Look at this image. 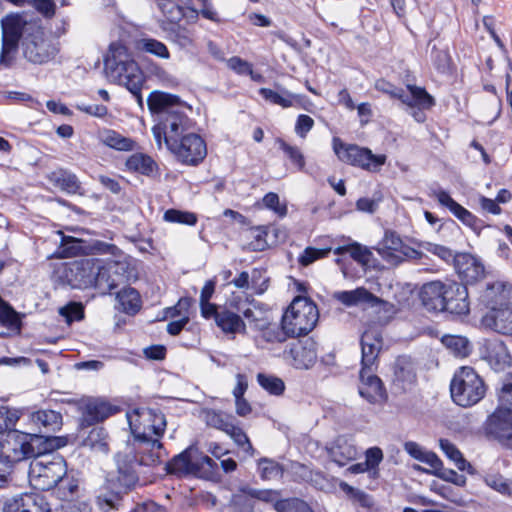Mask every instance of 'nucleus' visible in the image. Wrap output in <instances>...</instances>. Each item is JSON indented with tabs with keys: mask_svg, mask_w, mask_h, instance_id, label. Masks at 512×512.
<instances>
[{
	"mask_svg": "<svg viewBox=\"0 0 512 512\" xmlns=\"http://www.w3.org/2000/svg\"><path fill=\"white\" fill-rule=\"evenodd\" d=\"M257 380L262 388L274 395L282 394L285 389L284 382L276 376L260 373L257 376Z\"/></svg>",
	"mask_w": 512,
	"mask_h": 512,
	"instance_id": "864d4df0",
	"label": "nucleus"
},
{
	"mask_svg": "<svg viewBox=\"0 0 512 512\" xmlns=\"http://www.w3.org/2000/svg\"><path fill=\"white\" fill-rule=\"evenodd\" d=\"M349 253L355 261L362 265H368L372 257V252L358 243L349 246Z\"/></svg>",
	"mask_w": 512,
	"mask_h": 512,
	"instance_id": "69168bd1",
	"label": "nucleus"
},
{
	"mask_svg": "<svg viewBox=\"0 0 512 512\" xmlns=\"http://www.w3.org/2000/svg\"><path fill=\"white\" fill-rule=\"evenodd\" d=\"M114 273L111 272V267L108 261L102 264L101 261L97 260L96 276L94 288L102 294H107L111 290L118 287L116 280H114Z\"/></svg>",
	"mask_w": 512,
	"mask_h": 512,
	"instance_id": "c9c22d12",
	"label": "nucleus"
},
{
	"mask_svg": "<svg viewBox=\"0 0 512 512\" xmlns=\"http://www.w3.org/2000/svg\"><path fill=\"white\" fill-rule=\"evenodd\" d=\"M106 251L116 257V260L108 261L111 267V272L114 273V280H116L118 286L124 284L133 278L134 269L130 265L127 257L118 249L115 245H106Z\"/></svg>",
	"mask_w": 512,
	"mask_h": 512,
	"instance_id": "a878e982",
	"label": "nucleus"
},
{
	"mask_svg": "<svg viewBox=\"0 0 512 512\" xmlns=\"http://www.w3.org/2000/svg\"><path fill=\"white\" fill-rule=\"evenodd\" d=\"M168 150L183 160H204L207 154L205 141L196 134L183 136L175 143V147H170Z\"/></svg>",
	"mask_w": 512,
	"mask_h": 512,
	"instance_id": "f3484780",
	"label": "nucleus"
},
{
	"mask_svg": "<svg viewBox=\"0 0 512 512\" xmlns=\"http://www.w3.org/2000/svg\"><path fill=\"white\" fill-rule=\"evenodd\" d=\"M31 421L46 432H55L62 426V415L54 410H39L31 415Z\"/></svg>",
	"mask_w": 512,
	"mask_h": 512,
	"instance_id": "f704fd0d",
	"label": "nucleus"
},
{
	"mask_svg": "<svg viewBox=\"0 0 512 512\" xmlns=\"http://www.w3.org/2000/svg\"><path fill=\"white\" fill-rule=\"evenodd\" d=\"M102 142L118 151H136L138 149L137 143L129 138L121 135L114 130L106 131L102 136Z\"/></svg>",
	"mask_w": 512,
	"mask_h": 512,
	"instance_id": "ea45409f",
	"label": "nucleus"
},
{
	"mask_svg": "<svg viewBox=\"0 0 512 512\" xmlns=\"http://www.w3.org/2000/svg\"><path fill=\"white\" fill-rule=\"evenodd\" d=\"M331 251V248L317 249L314 247H307L299 256L298 262L302 266H309L316 260L326 257Z\"/></svg>",
	"mask_w": 512,
	"mask_h": 512,
	"instance_id": "6e6d98bb",
	"label": "nucleus"
},
{
	"mask_svg": "<svg viewBox=\"0 0 512 512\" xmlns=\"http://www.w3.org/2000/svg\"><path fill=\"white\" fill-rule=\"evenodd\" d=\"M107 438L108 435L104 428L94 427L84 439L83 444L92 450L107 453L109 450Z\"/></svg>",
	"mask_w": 512,
	"mask_h": 512,
	"instance_id": "37998d69",
	"label": "nucleus"
},
{
	"mask_svg": "<svg viewBox=\"0 0 512 512\" xmlns=\"http://www.w3.org/2000/svg\"><path fill=\"white\" fill-rule=\"evenodd\" d=\"M119 309L127 314H135L141 307V299L138 291L127 287L119 291L116 295Z\"/></svg>",
	"mask_w": 512,
	"mask_h": 512,
	"instance_id": "e433bc0d",
	"label": "nucleus"
},
{
	"mask_svg": "<svg viewBox=\"0 0 512 512\" xmlns=\"http://www.w3.org/2000/svg\"><path fill=\"white\" fill-rule=\"evenodd\" d=\"M445 302L444 310L458 315L468 314L470 308L467 287L456 282H447Z\"/></svg>",
	"mask_w": 512,
	"mask_h": 512,
	"instance_id": "412c9836",
	"label": "nucleus"
},
{
	"mask_svg": "<svg viewBox=\"0 0 512 512\" xmlns=\"http://www.w3.org/2000/svg\"><path fill=\"white\" fill-rule=\"evenodd\" d=\"M139 46L143 51L153 54L157 57L163 59H168L170 57V53L166 45L156 39L144 38L139 42Z\"/></svg>",
	"mask_w": 512,
	"mask_h": 512,
	"instance_id": "603ef678",
	"label": "nucleus"
},
{
	"mask_svg": "<svg viewBox=\"0 0 512 512\" xmlns=\"http://www.w3.org/2000/svg\"><path fill=\"white\" fill-rule=\"evenodd\" d=\"M66 474V462L61 456L40 450L30 463L28 477L34 488L45 491L56 487Z\"/></svg>",
	"mask_w": 512,
	"mask_h": 512,
	"instance_id": "20e7f679",
	"label": "nucleus"
},
{
	"mask_svg": "<svg viewBox=\"0 0 512 512\" xmlns=\"http://www.w3.org/2000/svg\"><path fill=\"white\" fill-rule=\"evenodd\" d=\"M5 512H51V508L44 497L37 494H25L7 504Z\"/></svg>",
	"mask_w": 512,
	"mask_h": 512,
	"instance_id": "bb28decb",
	"label": "nucleus"
},
{
	"mask_svg": "<svg viewBox=\"0 0 512 512\" xmlns=\"http://www.w3.org/2000/svg\"><path fill=\"white\" fill-rule=\"evenodd\" d=\"M250 237L252 240L250 241L249 248L253 251H263L268 247V242L266 240L267 232L263 228H256L251 230Z\"/></svg>",
	"mask_w": 512,
	"mask_h": 512,
	"instance_id": "680f3d73",
	"label": "nucleus"
},
{
	"mask_svg": "<svg viewBox=\"0 0 512 512\" xmlns=\"http://www.w3.org/2000/svg\"><path fill=\"white\" fill-rule=\"evenodd\" d=\"M259 469L261 472V476L264 479L270 480L280 477L282 475V470L280 466L276 462L268 459H262L259 462Z\"/></svg>",
	"mask_w": 512,
	"mask_h": 512,
	"instance_id": "e2e57ef3",
	"label": "nucleus"
},
{
	"mask_svg": "<svg viewBox=\"0 0 512 512\" xmlns=\"http://www.w3.org/2000/svg\"><path fill=\"white\" fill-rule=\"evenodd\" d=\"M393 384L403 391H407L412 388L416 383V367L410 357L400 356L398 357L393 366Z\"/></svg>",
	"mask_w": 512,
	"mask_h": 512,
	"instance_id": "aec40b11",
	"label": "nucleus"
},
{
	"mask_svg": "<svg viewBox=\"0 0 512 512\" xmlns=\"http://www.w3.org/2000/svg\"><path fill=\"white\" fill-rule=\"evenodd\" d=\"M226 434L229 435L238 446L242 447L245 452H253V447L246 433L240 427L232 424V426L230 427Z\"/></svg>",
	"mask_w": 512,
	"mask_h": 512,
	"instance_id": "052dcab7",
	"label": "nucleus"
},
{
	"mask_svg": "<svg viewBox=\"0 0 512 512\" xmlns=\"http://www.w3.org/2000/svg\"><path fill=\"white\" fill-rule=\"evenodd\" d=\"M97 259L74 261L65 270V278L72 288L84 289L95 285Z\"/></svg>",
	"mask_w": 512,
	"mask_h": 512,
	"instance_id": "f8f14e48",
	"label": "nucleus"
},
{
	"mask_svg": "<svg viewBox=\"0 0 512 512\" xmlns=\"http://www.w3.org/2000/svg\"><path fill=\"white\" fill-rule=\"evenodd\" d=\"M163 219L166 222L185 224L189 226H194L198 220L195 213L177 209H168L165 211Z\"/></svg>",
	"mask_w": 512,
	"mask_h": 512,
	"instance_id": "de8ad7c7",
	"label": "nucleus"
},
{
	"mask_svg": "<svg viewBox=\"0 0 512 512\" xmlns=\"http://www.w3.org/2000/svg\"><path fill=\"white\" fill-rule=\"evenodd\" d=\"M184 110L185 105L172 111L170 115L161 118L159 123L152 128L154 139L159 148L162 147V140L167 149L175 147V143L181 140L183 133L189 129V118Z\"/></svg>",
	"mask_w": 512,
	"mask_h": 512,
	"instance_id": "6e6552de",
	"label": "nucleus"
},
{
	"mask_svg": "<svg viewBox=\"0 0 512 512\" xmlns=\"http://www.w3.org/2000/svg\"><path fill=\"white\" fill-rule=\"evenodd\" d=\"M0 322L8 327H18L19 318L17 313L0 298Z\"/></svg>",
	"mask_w": 512,
	"mask_h": 512,
	"instance_id": "bf43d9fd",
	"label": "nucleus"
},
{
	"mask_svg": "<svg viewBox=\"0 0 512 512\" xmlns=\"http://www.w3.org/2000/svg\"><path fill=\"white\" fill-rule=\"evenodd\" d=\"M328 453L331 460L339 466H345L358 455L356 446L344 436L336 438Z\"/></svg>",
	"mask_w": 512,
	"mask_h": 512,
	"instance_id": "c756f323",
	"label": "nucleus"
},
{
	"mask_svg": "<svg viewBox=\"0 0 512 512\" xmlns=\"http://www.w3.org/2000/svg\"><path fill=\"white\" fill-rule=\"evenodd\" d=\"M217 326L225 333H238L245 330L241 317L231 311L222 310L215 320Z\"/></svg>",
	"mask_w": 512,
	"mask_h": 512,
	"instance_id": "a19ab883",
	"label": "nucleus"
},
{
	"mask_svg": "<svg viewBox=\"0 0 512 512\" xmlns=\"http://www.w3.org/2000/svg\"><path fill=\"white\" fill-rule=\"evenodd\" d=\"M453 401L462 407L478 403L485 395L486 387L480 376L471 367H461L450 385Z\"/></svg>",
	"mask_w": 512,
	"mask_h": 512,
	"instance_id": "423d86ee",
	"label": "nucleus"
},
{
	"mask_svg": "<svg viewBox=\"0 0 512 512\" xmlns=\"http://www.w3.org/2000/svg\"><path fill=\"white\" fill-rule=\"evenodd\" d=\"M125 166L129 171L147 176L157 173L158 170L156 162H125Z\"/></svg>",
	"mask_w": 512,
	"mask_h": 512,
	"instance_id": "338daca9",
	"label": "nucleus"
},
{
	"mask_svg": "<svg viewBox=\"0 0 512 512\" xmlns=\"http://www.w3.org/2000/svg\"><path fill=\"white\" fill-rule=\"evenodd\" d=\"M375 87L390 97L401 100L403 104L411 108H431L434 105L433 97L422 87L407 85L409 93H406L403 89L397 88L385 80H378Z\"/></svg>",
	"mask_w": 512,
	"mask_h": 512,
	"instance_id": "9d476101",
	"label": "nucleus"
},
{
	"mask_svg": "<svg viewBox=\"0 0 512 512\" xmlns=\"http://www.w3.org/2000/svg\"><path fill=\"white\" fill-rule=\"evenodd\" d=\"M2 26V50L0 62L6 61L12 52H15L22 33L27 27L19 15H7L1 21Z\"/></svg>",
	"mask_w": 512,
	"mask_h": 512,
	"instance_id": "ddd939ff",
	"label": "nucleus"
},
{
	"mask_svg": "<svg viewBox=\"0 0 512 512\" xmlns=\"http://www.w3.org/2000/svg\"><path fill=\"white\" fill-rule=\"evenodd\" d=\"M147 105L149 111L152 114L159 115L161 119L166 115H170L172 111L180 109L184 104L175 95L161 91H152L147 98Z\"/></svg>",
	"mask_w": 512,
	"mask_h": 512,
	"instance_id": "5701e85b",
	"label": "nucleus"
},
{
	"mask_svg": "<svg viewBox=\"0 0 512 512\" xmlns=\"http://www.w3.org/2000/svg\"><path fill=\"white\" fill-rule=\"evenodd\" d=\"M48 179L55 187L68 193L78 192L80 185L74 174L65 170L53 171L48 175Z\"/></svg>",
	"mask_w": 512,
	"mask_h": 512,
	"instance_id": "58836bf2",
	"label": "nucleus"
},
{
	"mask_svg": "<svg viewBox=\"0 0 512 512\" xmlns=\"http://www.w3.org/2000/svg\"><path fill=\"white\" fill-rule=\"evenodd\" d=\"M375 250L389 264L398 265L407 257H413L417 251L403 244L402 239L393 231H386Z\"/></svg>",
	"mask_w": 512,
	"mask_h": 512,
	"instance_id": "9b49d317",
	"label": "nucleus"
},
{
	"mask_svg": "<svg viewBox=\"0 0 512 512\" xmlns=\"http://www.w3.org/2000/svg\"><path fill=\"white\" fill-rule=\"evenodd\" d=\"M127 416L134 440L116 455L117 475L109 474L97 491L96 504L103 512L119 509L122 493L137 482L136 466L158 465L166 456L160 442L167 425L164 414L139 408Z\"/></svg>",
	"mask_w": 512,
	"mask_h": 512,
	"instance_id": "f257e3e1",
	"label": "nucleus"
},
{
	"mask_svg": "<svg viewBox=\"0 0 512 512\" xmlns=\"http://www.w3.org/2000/svg\"><path fill=\"white\" fill-rule=\"evenodd\" d=\"M290 352L293 357V365L297 369H308L314 365L317 359L316 351L312 346L296 344Z\"/></svg>",
	"mask_w": 512,
	"mask_h": 512,
	"instance_id": "4c0bfd02",
	"label": "nucleus"
},
{
	"mask_svg": "<svg viewBox=\"0 0 512 512\" xmlns=\"http://www.w3.org/2000/svg\"><path fill=\"white\" fill-rule=\"evenodd\" d=\"M433 196L440 205L448 208L450 212L458 218L464 225L471 228L475 233L479 234L485 227L482 220L474 216L470 211L457 203L446 191H433Z\"/></svg>",
	"mask_w": 512,
	"mask_h": 512,
	"instance_id": "2eb2a0df",
	"label": "nucleus"
},
{
	"mask_svg": "<svg viewBox=\"0 0 512 512\" xmlns=\"http://www.w3.org/2000/svg\"><path fill=\"white\" fill-rule=\"evenodd\" d=\"M382 347V337L376 330H366L361 337L362 368L372 369Z\"/></svg>",
	"mask_w": 512,
	"mask_h": 512,
	"instance_id": "b1692460",
	"label": "nucleus"
},
{
	"mask_svg": "<svg viewBox=\"0 0 512 512\" xmlns=\"http://www.w3.org/2000/svg\"><path fill=\"white\" fill-rule=\"evenodd\" d=\"M255 330L259 332V339L270 344L283 343L291 338L287 329L283 328L282 323L281 325L270 323L264 318H255Z\"/></svg>",
	"mask_w": 512,
	"mask_h": 512,
	"instance_id": "c85d7f7f",
	"label": "nucleus"
},
{
	"mask_svg": "<svg viewBox=\"0 0 512 512\" xmlns=\"http://www.w3.org/2000/svg\"><path fill=\"white\" fill-rule=\"evenodd\" d=\"M158 8L167 17V21H176L182 17V9L171 0H158Z\"/></svg>",
	"mask_w": 512,
	"mask_h": 512,
	"instance_id": "13d9d810",
	"label": "nucleus"
},
{
	"mask_svg": "<svg viewBox=\"0 0 512 512\" xmlns=\"http://www.w3.org/2000/svg\"><path fill=\"white\" fill-rule=\"evenodd\" d=\"M447 283L432 281L422 286L420 299L423 306L429 311H444Z\"/></svg>",
	"mask_w": 512,
	"mask_h": 512,
	"instance_id": "4be33fe9",
	"label": "nucleus"
},
{
	"mask_svg": "<svg viewBox=\"0 0 512 512\" xmlns=\"http://www.w3.org/2000/svg\"><path fill=\"white\" fill-rule=\"evenodd\" d=\"M266 502L274 501L276 499V492L271 490L254 491L251 489H241L233 494L231 498L232 512H254V505L256 500Z\"/></svg>",
	"mask_w": 512,
	"mask_h": 512,
	"instance_id": "a211bd4d",
	"label": "nucleus"
},
{
	"mask_svg": "<svg viewBox=\"0 0 512 512\" xmlns=\"http://www.w3.org/2000/svg\"><path fill=\"white\" fill-rule=\"evenodd\" d=\"M485 482L495 491L512 497V480H508L501 475H489L485 478Z\"/></svg>",
	"mask_w": 512,
	"mask_h": 512,
	"instance_id": "5fc2aeb1",
	"label": "nucleus"
},
{
	"mask_svg": "<svg viewBox=\"0 0 512 512\" xmlns=\"http://www.w3.org/2000/svg\"><path fill=\"white\" fill-rule=\"evenodd\" d=\"M334 298L345 306H357L359 304H369L375 306L380 302L379 298L369 292L364 287H358L350 291H338L334 293Z\"/></svg>",
	"mask_w": 512,
	"mask_h": 512,
	"instance_id": "7c9ffc66",
	"label": "nucleus"
},
{
	"mask_svg": "<svg viewBox=\"0 0 512 512\" xmlns=\"http://www.w3.org/2000/svg\"><path fill=\"white\" fill-rule=\"evenodd\" d=\"M105 72L108 78L125 86L135 97L137 104L143 108L144 101L141 88L144 76L138 64L131 58L125 45L113 42L104 59Z\"/></svg>",
	"mask_w": 512,
	"mask_h": 512,
	"instance_id": "f03ea898",
	"label": "nucleus"
},
{
	"mask_svg": "<svg viewBox=\"0 0 512 512\" xmlns=\"http://www.w3.org/2000/svg\"><path fill=\"white\" fill-rule=\"evenodd\" d=\"M442 343L449 349L455 356L465 357L469 353L468 340L462 336H444Z\"/></svg>",
	"mask_w": 512,
	"mask_h": 512,
	"instance_id": "49530a36",
	"label": "nucleus"
},
{
	"mask_svg": "<svg viewBox=\"0 0 512 512\" xmlns=\"http://www.w3.org/2000/svg\"><path fill=\"white\" fill-rule=\"evenodd\" d=\"M259 93L265 100L283 108L291 107L294 104V95L288 91L279 93L269 88H261Z\"/></svg>",
	"mask_w": 512,
	"mask_h": 512,
	"instance_id": "a18cd8bd",
	"label": "nucleus"
},
{
	"mask_svg": "<svg viewBox=\"0 0 512 512\" xmlns=\"http://www.w3.org/2000/svg\"><path fill=\"white\" fill-rule=\"evenodd\" d=\"M263 205L272 210L279 217H284L287 214V205L280 203L279 196L276 193L270 192L262 199Z\"/></svg>",
	"mask_w": 512,
	"mask_h": 512,
	"instance_id": "4d7b16f0",
	"label": "nucleus"
},
{
	"mask_svg": "<svg viewBox=\"0 0 512 512\" xmlns=\"http://www.w3.org/2000/svg\"><path fill=\"white\" fill-rule=\"evenodd\" d=\"M486 358L496 371L504 370L511 364L510 353L501 340H494L488 344Z\"/></svg>",
	"mask_w": 512,
	"mask_h": 512,
	"instance_id": "473e14b6",
	"label": "nucleus"
},
{
	"mask_svg": "<svg viewBox=\"0 0 512 512\" xmlns=\"http://www.w3.org/2000/svg\"><path fill=\"white\" fill-rule=\"evenodd\" d=\"M203 420L205 423L215 429L221 430L225 433L228 432L232 426V416L225 414L221 411L207 409L202 412Z\"/></svg>",
	"mask_w": 512,
	"mask_h": 512,
	"instance_id": "79ce46f5",
	"label": "nucleus"
},
{
	"mask_svg": "<svg viewBox=\"0 0 512 512\" xmlns=\"http://www.w3.org/2000/svg\"><path fill=\"white\" fill-rule=\"evenodd\" d=\"M196 465L195 448L189 447L166 463V471L177 475L195 473Z\"/></svg>",
	"mask_w": 512,
	"mask_h": 512,
	"instance_id": "2f4dec72",
	"label": "nucleus"
},
{
	"mask_svg": "<svg viewBox=\"0 0 512 512\" xmlns=\"http://www.w3.org/2000/svg\"><path fill=\"white\" fill-rule=\"evenodd\" d=\"M487 430L501 441L512 439V412L498 407L487 421Z\"/></svg>",
	"mask_w": 512,
	"mask_h": 512,
	"instance_id": "393cba45",
	"label": "nucleus"
},
{
	"mask_svg": "<svg viewBox=\"0 0 512 512\" xmlns=\"http://www.w3.org/2000/svg\"><path fill=\"white\" fill-rule=\"evenodd\" d=\"M495 294L490 311L482 318L485 327L503 335H512V286L501 283L492 285L487 296Z\"/></svg>",
	"mask_w": 512,
	"mask_h": 512,
	"instance_id": "7ed1b4c3",
	"label": "nucleus"
},
{
	"mask_svg": "<svg viewBox=\"0 0 512 512\" xmlns=\"http://www.w3.org/2000/svg\"><path fill=\"white\" fill-rule=\"evenodd\" d=\"M40 437L26 434L17 430L9 431L0 441V462L11 466L25 459L34 458L40 454Z\"/></svg>",
	"mask_w": 512,
	"mask_h": 512,
	"instance_id": "0eeeda50",
	"label": "nucleus"
},
{
	"mask_svg": "<svg viewBox=\"0 0 512 512\" xmlns=\"http://www.w3.org/2000/svg\"><path fill=\"white\" fill-rule=\"evenodd\" d=\"M454 267L460 278L467 283L476 282L484 277V265L469 253L456 254Z\"/></svg>",
	"mask_w": 512,
	"mask_h": 512,
	"instance_id": "6ab92c4d",
	"label": "nucleus"
},
{
	"mask_svg": "<svg viewBox=\"0 0 512 512\" xmlns=\"http://www.w3.org/2000/svg\"><path fill=\"white\" fill-rule=\"evenodd\" d=\"M439 445L441 450L456 464L458 469L465 470L467 465L470 466L452 442L447 439H440Z\"/></svg>",
	"mask_w": 512,
	"mask_h": 512,
	"instance_id": "8fccbe9b",
	"label": "nucleus"
},
{
	"mask_svg": "<svg viewBox=\"0 0 512 512\" xmlns=\"http://www.w3.org/2000/svg\"><path fill=\"white\" fill-rule=\"evenodd\" d=\"M78 404L81 411L80 425L82 427L101 422L116 412V409L108 402L97 398L82 399Z\"/></svg>",
	"mask_w": 512,
	"mask_h": 512,
	"instance_id": "4468645a",
	"label": "nucleus"
},
{
	"mask_svg": "<svg viewBox=\"0 0 512 512\" xmlns=\"http://www.w3.org/2000/svg\"><path fill=\"white\" fill-rule=\"evenodd\" d=\"M359 394L371 404H382L387 400V393L373 369L361 368Z\"/></svg>",
	"mask_w": 512,
	"mask_h": 512,
	"instance_id": "dca6fc26",
	"label": "nucleus"
},
{
	"mask_svg": "<svg viewBox=\"0 0 512 512\" xmlns=\"http://www.w3.org/2000/svg\"><path fill=\"white\" fill-rule=\"evenodd\" d=\"M333 149L339 159L347 160H385V156H376L368 148L355 144H345L339 138L333 139Z\"/></svg>",
	"mask_w": 512,
	"mask_h": 512,
	"instance_id": "cd10ccee",
	"label": "nucleus"
},
{
	"mask_svg": "<svg viewBox=\"0 0 512 512\" xmlns=\"http://www.w3.org/2000/svg\"><path fill=\"white\" fill-rule=\"evenodd\" d=\"M432 63L435 69L441 74L451 75L453 73V63L451 56L446 49H438L435 46L431 54Z\"/></svg>",
	"mask_w": 512,
	"mask_h": 512,
	"instance_id": "c03bdc74",
	"label": "nucleus"
},
{
	"mask_svg": "<svg viewBox=\"0 0 512 512\" xmlns=\"http://www.w3.org/2000/svg\"><path fill=\"white\" fill-rule=\"evenodd\" d=\"M274 508L277 512H313L305 501L298 498L276 501Z\"/></svg>",
	"mask_w": 512,
	"mask_h": 512,
	"instance_id": "09e8293b",
	"label": "nucleus"
},
{
	"mask_svg": "<svg viewBox=\"0 0 512 512\" xmlns=\"http://www.w3.org/2000/svg\"><path fill=\"white\" fill-rule=\"evenodd\" d=\"M22 51L24 57L34 64H44L56 53L51 42L45 38L43 29L35 25H29V28H26L22 39Z\"/></svg>",
	"mask_w": 512,
	"mask_h": 512,
	"instance_id": "1a4fd4ad",
	"label": "nucleus"
},
{
	"mask_svg": "<svg viewBox=\"0 0 512 512\" xmlns=\"http://www.w3.org/2000/svg\"><path fill=\"white\" fill-rule=\"evenodd\" d=\"M319 319L318 308L310 299L297 296L282 316L283 328L287 329L291 338L310 333Z\"/></svg>",
	"mask_w": 512,
	"mask_h": 512,
	"instance_id": "39448f33",
	"label": "nucleus"
},
{
	"mask_svg": "<svg viewBox=\"0 0 512 512\" xmlns=\"http://www.w3.org/2000/svg\"><path fill=\"white\" fill-rule=\"evenodd\" d=\"M161 28L167 33L168 38L179 46L185 48L193 44V32L176 21H162Z\"/></svg>",
	"mask_w": 512,
	"mask_h": 512,
	"instance_id": "72a5a7b5",
	"label": "nucleus"
},
{
	"mask_svg": "<svg viewBox=\"0 0 512 512\" xmlns=\"http://www.w3.org/2000/svg\"><path fill=\"white\" fill-rule=\"evenodd\" d=\"M195 460H196V467H195V473H201L204 476H212L216 473L218 469V464L211 459L209 456L200 453L195 448Z\"/></svg>",
	"mask_w": 512,
	"mask_h": 512,
	"instance_id": "3c124183",
	"label": "nucleus"
},
{
	"mask_svg": "<svg viewBox=\"0 0 512 512\" xmlns=\"http://www.w3.org/2000/svg\"><path fill=\"white\" fill-rule=\"evenodd\" d=\"M227 66L231 70L240 75H252L253 73L252 65L246 60H243L242 58L237 56H233L230 59H228Z\"/></svg>",
	"mask_w": 512,
	"mask_h": 512,
	"instance_id": "774afa93",
	"label": "nucleus"
},
{
	"mask_svg": "<svg viewBox=\"0 0 512 512\" xmlns=\"http://www.w3.org/2000/svg\"><path fill=\"white\" fill-rule=\"evenodd\" d=\"M499 407L512 412V375H510L499 394Z\"/></svg>",
	"mask_w": 512,
	"mask_h": 512,
	"instance_id": "0e129e2a",
	"label": "nucleus"
}]
</instances>
